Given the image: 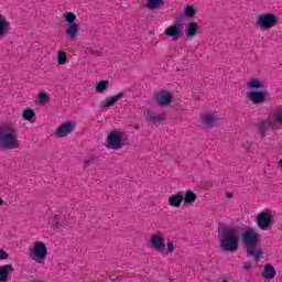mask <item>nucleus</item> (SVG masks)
Returning a JSON list of instances; mask_svg holds the SVG:
<instances>
[{"label": "nucleus", "mask_w": 282, "mask_h": 282, "mask_svg": "<svg viewBox=\"0 0 282 282\" xmlns=\"http://www.w3.org/2000/svg\"><path fill=\"white\" fill-rule=\"evenodd\" d=\"M0 149H19V132L14 126H0Z\"/></svg>", "instance_id": "nucleus-3"}, {"label": "nucleus", "mask_w": 282, "mask_h": 282, "mask_svg": "<svg viewBox=\"0 0 282 282\" xmlns=\"http://www.w3.org/2000/svg\"><path fill=\"white\" fill-rule=\"evenodd\" d=\"M158 105L161 107H166L173 102V95L166 90H161L155 94L154 96Z\"/></svg>", "instance_id": "nucleus-12"}, {"label": "nucleus", "mask_w": 282, "mask_h": 282, "mask_svg": "<svg viewBox=\"0 0 282 282\" xmlns=\"http://www.w3.org/2000/svg\"><path fill=\"white\" fill-rule=\"evenodd\" d=\"M185 28L187 39H193V36H196L199 32V25H197L195 22L187 23Z\"/></svg>", "instance_id": "nucleus-20"}, {"label": "nucleus", "mask_w": 282, "mask_h": 282, "mask_svg": "<svg viewBox=\"0 0 282 282\" xmlns=\"http://www.w3.org/2000/svg\"><path fill=\"white\" fill-rule=\"evenodd\" d=\"M243 270H250V268H252V264L250 262H247L243 264Z\"/></svg>", "instance_id": "nucleus-36"}, {"label": "nucleus", "mask_w": 282, "mask_h": 282, "mask_svg": "<svg viewBox=\"0 0 282 282\" xmlns=\"http://www.w3.org/2000/svg\"><path fill=\"white\" fill-rule=\"evenodd\" d=\"M145 6L150 10H158L159 8H162V6H164V0H147Z\"/></svg>", "instance_id": "nucleus-26"}, {"label": "nucleus", "mask_w": 282, "mask_h": 282, "mask_svg": "<svg viewBox=\"0 0 282 282\" xmlns=\"http://www.w3.org/2000/svg\"><path fill=\"white\" fill-rule=\"evenodd\" d=\"M0 206H3V199L0 198Z\"/></svg>", "instance_id": "nucleus-40"}, {"label": "nucleus", "mask_w": 282, "mask_h": 282, "mask_svg": "<svg viewBox=\"0 0 282 282\" xmlns=\"http://www.w3.org/2000/svg\"><path fill=\"white\" fill-rule=\"evenodd\" d=\"M108 87H109V80H100L99 83L96 84L95 91H97V94H102L107 91Z\"/></svg>", "instance_id": "nucleus-27"}, {"label": "nucleus", "mask_w": 282, "mask_h": 282, "mask_svg": "<svg viewBox=\"0 0 282 282\" xmlns=\"http://www.w3.org/2000/svg\"><path fill=\"white\" fill-rule=\"evenodd\" d=\"M202 122H204V124L207 129H213L215 127V124H217V122H219V118H217L213 115L205 113L202 117Z\"/></svg>", "instance_id": "nucleus-16"}, {"label": "nucleus", "mask_w": 282, "mask_h": 282, "mask_svg": "<svg viewBox=\"0 0 282 282\" xmlns=\"http://www.w3.org/2000/svg\"><path fill=\"white\" fill-rule=\"evenodd\" d=\"M182 202H184V194H182V192L171 195L169 197V204L173 208H180L182 206Z\"/></svg>", "instance_id": "nucleus-17"}, {"label": "nucleus", "mask_w": 282, "mask_h": 282, "mask_svg": "<svg viewBox=\"0 0 282 282\" xmlns=\"http://www.w3.org/2000/svg\"><path fill=\"white\" fill-rule=\"evenodd\" d=\"M183 19H193L197 14V9L193 4H187L183 11Z\"/></svg>", "instance_id": "nucleus-23"}, {"label": "nucleus", "mask_w": 282, "mask_h": 282, "mask_svg": "<svg viewBox=\"0 0 282 282\" xmlns=\"http://www.w3.org/2000/svg\"><path fill=\"white\" fill-rule=\"evenodd\" d=\"M10 32V22L0 13V39H6Z\"/></svg>", "instance_id": "nucleus-18"}, {"label": "nucleus", "mask_w": 282, "mask_h": 282, "mask_svg": "<svg viewBox=\"0 0 282 282\" xmlns=\"http://www.w3.org/2000/svg\"><path fill=\"white\" fill-rule=\"evenodd\" d=\"M175 250V246L173 242L169 241L167 242V252H173Z\"/></svg>", "instance_id": "nucleus-34"}, {"label": "nucleus", "mask_w": 282, "mask_h": 282, "mask_svg": "<svg viewBox=\"0 0 282 282\" xmlns=\"http://www.w3.org/2000/svg\"><path fill=\"white\" fill-rule=\"evenodd\" d=\"M219 249L223 252H237L239 250V231L232 227H223L218 230Z\"/></svg>", "instance_id": "nucleus-1"}, {"label": "nucleus", "mask_w": 282, "mask_h": 282, "mask_svg": "<svg viewBox=\"0 0 282 282\" xmlns=\"http://www.w3.org/2000/svg\"><path fill=\"white\" fill-rule=\"evenodd\" d=\"M22 118H23V120H28L30 122V120H32V118H36V113H34V110L32 108H26L22 112Z\"/></svg>", "instance_id": "nucleus-29"}, {"label": "nucleus", "mask_w": 282, "mask_h": 282, "mask_svg": "<svg viewBox=\"0 0 282 282\" xmlns=\"http://www.w3.org/2000/svg\"><path fill=\"white\" fill-rule=\"evenodd\" d=\"M39 100L41 105H47V102H50V95H47V93H40Z\"/></svg>", "instance_id": "nucleus-32"}, {"label": "nucleus", "mask_w": 282, "mask_h": 282, "mask_svg": "<svg viewBox=\"0 0 282 282\" xmlns=\"http://www.w3.org/2000/svg\"><path fill=\"white\" fill-rule=\"evenodd\" d=\"M272 127L271 120H262L258 124V132L262 138H265V131Z\"/></svg>", "instance_id": "nucleus-22"}, {"label": "nucleus", "mask_w": 282, "mask_h": 282, "mask_svg": "<svg viewBox=\"0 0 282 282\" xmlns=\"http://www.w3.org/2000/svg\"><path fill=\"white\" fill-rule=\"evenodd\" d=\"M74 129H76L74 121H66L56 129L55 135L57 138H65L66 135H69Z\"/></svg>", "instance_id": "nucleus-11"}, {"label": "nucleus", "mask_w": 282, "mask_h": 282, "mask_svg": "<svg viewBox=\"0 0 282 282\" xmlns=\"http://www.w3.org/2000/svg\"><path fill=\"white\" fill-rule=\"evenodd\" d=\"M183 200L185 204H194V202L197 200V194L188 189L185 194H183Z\"/></svg>", "instance_id": "nucleus-25"}, {"label": "nucleus", "mask_w": 282, "mask_h": 282, "mask_svg": "<svg viewBox=\"0 0 282 282\" xmlns=\"http://www.w3.org/2000/svg\"><path fill=\"white\" fill-rule=\"evenodd\" d=\"M184 17L176 19L174 24L165 30V36H170L174 43L182 39V28H184Z\"/></svg>", "instance_id": "nucleus-6"}, {"label": "nucleus", "mask_w": 282, "mask_h": 282, "mask_svg": "<svg viewBox=\"0 0 282 282\" xmlns=\"http://www.w3.org/2000/svg\"><path fill=\"white\" fill-rule=\"evenodd\" d=\"M145 120H148L149 122H153V124H162V121L164 120V115H160L153 110H147Z\"/></svg>", "instance_id": "nucleus-14"}, {"label": "nucleus", "mask_w": 282, "mask_h": 282, "mask_svg": "<svg viewBox=\"0 0 282 282\" xmlns=\"http://www.w3.org/2000/svg\"><path fill=\"white\" fill-rule=\"evenodd\" d=\"M67 63V53L58 51L57 53V65H65Z\"/></svg>", "instance_id": "nucleus-30"}, {"label": "nucleus", "mask_w": 282, "mask_h": 282, "mask_svg": "<svg viewBox=\"0 0 282 282\" xmlns=\"http://www.w3.org/2000/svg\"><path fill=\"white\" fill-rule=\"evenodd\" d=\"M61 226H63V225H61V223H55L52 225V228H61Z\"/></svg>", "instance_id": "nucleus-37"}, {"label": "nucleus", "mask_w": 282, "mask_h": 282, "mask_svg": "<svg viewBox=\"0 0 282 282\" xmlns=\"http://www.w3.org/2000/svg\"><path fill=\"white\" fill-rule=\"evenodd\" d=\"M150 243L156 252H164V250H166V243H164V237H162L161 232H155L152 236Z\"/></svg>", "instance_id": "nucleus-10"}, {"label": "nucleus", "mask_w": 282, "mask_h": 282, "mask_svg": "<svg viewBox=\"0 0 282 282\" xmlns=\"http://www.w3.org/2000/svg\"><path fill=\"white\" fill-rule=\"evenodd\" d=\"M274 276H276V270L274 269V267H272V264L270 263L265 264L264 271L262 272V278L270 281L274 279Z\"/></svg>", "instance_id": "nucleus-21"}, {"label": "nucleus", "mask_w": 282, "mask_h": 282, "mask_svg": "<svg viewBox=\"0 0 282 282\" xmlns=\"http://www.w3.org/2000/svg\"><path fill=\"white\" fill-rule=\"evenodd\" d=\"M278 166H280V169H282V159L278 162Z\"/></svg>", "instance_id": "nucleus-39"}, {"label": "nucleus", "mask_w": 282, "mask_h": 282, "mask_svg": "<svg viewBox=\"0 0 282 282\" xmlns=\"http://www.w3.org/2000/svg\"><path fill=\"white\" fill-rule=\"evenodd\" d=\"M78 32H80L79 24H69L66 28V35L68 36V40H70V41H76V37L78 36Z\"/></svg>", "instance_id": "nucleus-19"}, {"label": "nucleus", "mask_w": 282, "mask_h": 282, "mask_svg": "<svg viewBox=\"0 0 282 282\" xmlns=\"http://www.w3.org/2000/svg\"><path fill=\"white\" fill-rule=\"evenodd\" d=\"M247 87H249L251 91H259V89H263L264 85L261 80L251 79L247 83Z\"/></svg>", "instance_id": "nucleus-24"}, {"label": "nucleus", "mask_w": 282, "mask_h": 282, "mask_svg": "<svg viewBox=\"0 0 282 282\" xmlns=\"http://www.w3.org/2000/svg\"><path fill=\"white\" fill-rule=\"evenodd\" d=\"M127 95L124 93H119L118 95H115L112 97L106 98L104 101H101L100 107L101 109H109V107L116 105L120 98H126Z\"/></svg>", "instance_id": "nucleus-13"}, {"label": "nucleus", "mask_w": 282, "mask_h": 282, "mask_svg": "<svg viewBox=\"0 0 282 282\" xmlns=\"http://www.w3.org/2000/svg\"><path fill=\"white\" fill-rule=\"evenodd\" d=\"M11 272H14V267H12V264H6L0 267V282L10 281Z\"/></svg>", "instance_id": "nucleus-15"}, {"label": "nucleus", "mask_w": 282, "mask_h": 282, "mask_svg": "<svg viewBox=\"0 0 282 282\" xmlns=\"http://www.w3.org/2000/svg\"><path fill=\"white\" fill-rule=\"evenodd\" d=\"M10 254H8V251L0 249V261H8V258Z\"/></svg>", "instance_id": "nucleus-33"}, {"label": "nucleus", "mask_w": 282, "mask_h": 282, "mask_svg": "<svg viewBox=\"0 0 282 282\" xmlns=\"http://www.w3.org/2000/svg\"><path fill=\"white\" fill-rule=\"evenodd\" d=\"M261 236L259 232H257L252 227H248L243 229V232L241 235V240L245 245V248L247 250L248 257H253L256 261H259L261 259V248H259V243Z\"/></svg>", "instance_id": "nucleus-2"}, {"label": "nucleus", "mask_w": 282, "mask_h": 282, "mask_svg": "<svg viewBox=\"0 0 282 282\" xmlns=\"http://www.w3.org/2000/svg\"><path fill=\"white\" fill-rule=\"evenodd\" d=\"M256 221L260 230H270L274 226V216L270 212H261L256 216Z\"/></svg>", "instance_id": "nucleus-7"}, {"label": "nucleus", "mask_w": 282, "mask_h": 282, "mask_svg": "<svg viewBox=\"0 0 282 282\" xmlns=\"http://www.w3.org/2000/svg\"><path fill=\"white\" fill-rule=\"evenodd\" d=\"M247 97L253 105H263L265 98H268V91L265 90H250Z\"/></svg>", "instance_id": "nucleus-9"}, {"label": "nucleus", "mask_w": 282, "mask_h": 282, "mask_svg": "<svg viewBox=\"0 0 282 282\" xmlns=\"http://www.w3.org/2000/svg\"><path fill=\"white\" fill-rule=\"evenodd\" d=\"M86 54L88 56H96L98 58V57L102 56V51H97L94 47H87L86 48Z\"/></svg>", "instance_id": "nucleus-31"}, {"label": "nucleus", "mask_w": 282, "mask_h": 282, "mask_svg": "<svg viewBox=\"0 0 282 282\" xmlns=\"http://www.w3.org/2000/svg\"><path fill=\"white\" fill-rule=\"evenodd\" d=\"M107 149H112V151H118L124 147V139L122 137V132H119L117 130L111 131L108 134L107 140Z\"/></svg>", "instance_id": "nucleus-8"}, {"label": "nucleus", "mask_w": 282, "mask_h": 282, "mask_svg": "<svg viewBox=\"0 0 282 282\" xmlns=\"http://www.w3.org/2000/svg\"><path fill=\"white\" fill-rule=\"evenodd\" d=\"M90 164H94V158H88L86 161H85V169H87V166H89Z\"/></svg>", "instance_id": "nucleus-35"}, {"label": "nucleus", "mask_w": 282, "mask_h": 282, "mask_svg": "<svg viewBox=\"0 0 282 282\" xmlns=\"http://www.w3.org/2000/svg\"><path fill=\"white\" fill-rule=\"evenodd\" d=\"M64 21L67 23V25H76V14L74 12H66Z\"/></svg>", "instance_id": "nucleus-28"}, {"label": "nucleus", "mask_w": 282, "mask_h": 282, "mask_svg": "<svg viewBox=\"0 0 282 282\" xmlns=\"http://www.w3.org/2000/svg\"><path fill=\"white\" fill-rule=\"evenodd\" d=\"M278 23L279 17L273 13L260 14L256 21V25H258L260 30H270L271 28H274V25H278Z\"/></svg>", "instance_id": "nucleus-4"}, {"label": "nucleus", "mask_w": 282, "mask_h": 282, "mask_svg": "<svg viewBox=\"0 0 282 282\" xmlns=\"http://www.w3.org/2000/svg\"><path fill=\"white\" fill-rule=\"evenodd\" d=\"M226 197H228L230 199V197H232V192L226 193Z\"/></svg>", "instance_id": "nucleus-38"}, {"label": "nucleus", "mask_w": 282, "mask_h": 282, "mask_svg": "<svg viewBox=\"0 0 282 282\" xmlns=\"http://www.w3.org/2000/svg\"><path fill=\"white\" fill-rule=\"evenodd\" d=\"M31 259L35 261V263H41L47 259V246H45V242L36 241L33 243Z\"/></svg>", "instance_id": "nucleus-5"}, {"label": "nucleus", "mask_w": 282, "mask_h": 282, "mask_svg": "<svg viewBox=\"0 0 282 282\" xmlns=\"http://www.w3.org/2000/svg\"><path fill=\"white\" fill-rule=\"evenodd\" d=\"M223 282H228V281L224 280Z\"/></svg>", "instance_id": "nucleus-41"}]
</instances>
